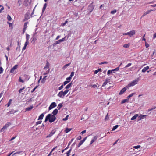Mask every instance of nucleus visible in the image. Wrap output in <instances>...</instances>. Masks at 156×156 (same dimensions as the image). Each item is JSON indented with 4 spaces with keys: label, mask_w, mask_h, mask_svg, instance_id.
<instances>
[{
    "label": "nucleus",
    "mask_w": 156,
    "mask_h": 156,
    "mask_svg": "<svg viewBox=\"0 0 156 156\" xmlns=\"http://www.w3.org/2000/svg\"><path fill=\"white\" fill-rule=\"evenodd\" d=\"M56 119L55 116L51 115V114H49L46 116L45 122H46L48 120H49L50 122L52 123Z\"/></svg>",
    "instance_id": "nucleus-1"
},
{
    "label": "nucleus",
    "mask_w": 156,
    "mask_h": 156,
    "mask_svg": "<svg viewBox=\"0 0 156 156\" xmlns=\"http://www.w3.org/2000/svg\"><path fill=\"white\" fill-rule=\"evenodd\" d=\"M11 124L10 122H7L6 123L4 126L1 128L0 132H1L4 133L5 131V130Z\"/></svg>",
    "instance_id": "nucleus-2"
},
{
    "label": "nucleus",
    "mask_w": 156,
    "mask_h": 156,
    "mask_svg": "<svg viewBox=\"0 0 156 156\" xmlns=\"http://www.w3.org/2000/svg\"><path fill=\"white\" fill-rule=\"evenodd\" d=\"M138 82V79H136L134 80H133V81L131 82L127 86L129 88V87L133 86L135 85V84H136Z\"/></svg>",
    "instance_id": "nucleus-3"
},
{
    "label": "nucleus",
    "mask_w": 156,
    "mask_h": 156,
    "mask_svg": "<svg viewBox=\"0 0 156 156\" xmlns=\"http://www.w3.org/2000/svg\"><path fill=\"white\" fill-rule=\"evenodd\" d=\"M135 34V30H131L130 32L123 34V35H128L130 37H132Z\"/></svg>",
    "instance_id": "nucleus-4"
},
{
    "label": "nucleus",
    "mask_w": 156,
    "mask_h": 156,
    "mask_svg": "<svg viewBox=\"0 0 156 156\" xmlns=\"http://www.w3.org/2000/svg\"><path fill=\"white\" fill-rule=\"evenodd\" d=\"M129 89V88L127 86H126L121 90L120 92L119 93V95L122 94L124 93L125 92L126 90L128 89Z\"/></svg>",
    "instance_id": "nucleus-5"
},
{
    "label": "nucleus",
    "mask_w": 156,
    "mask_h": 156,
    "mask_svg": "<svg viewBox=\"0 0 156 156\" xmlns=\"http://www.w3.org/2000/svg\"><path fill=\"white\" fill-rule=\"evenodd\" d=\"M56 132V130L55 129H53L50 133L47 136L46 138L50 137L54 135Z\"/></svg>",
    "instance_id": "nucleus-6"
},
{
    "label": "nucleus",
    "mask_w": 156,
    "mask_h": 156,
    "mask_svg": "<svg viewBox=\"0 0 156 156\" xmlns=\"http://www.w3.org/2000/svg\"><path fill=\"white\" fill-rule=\"evenodd\" d=\"M37 33L35 32L34 34H33V37L32 38V40L31 41V42H32L33 41L34 42V43L35 41H36L37 39Z\"/></svg>",
    "instance_id": "nucleus-7"
},
{
    "label": "nucleus",
    "mask_w": 156,
    "mask_h": 156,
    "mask_svg": "<svg viewBox=\"0 0 156 156\" xmlns=\"http://www.w3.org/2000/svg\"><path fill=\"white\" fill-rule=\"evenodd\" d=\"M110 79L108 78H106L105 79V81L103 83L102 86V87L105 86L110 81Z\"/></svg>",
    "instance_id": "nucleus-8"
},
{
    "label": "nucleus",
    "mask_w": 156,
    "mask_h": 156,
    "mask_svg": "<svg viewBox=\"0 0 156 156\" xmlns=\"http://www.w3.org/2000/svg\"><path fill=\"white\" fill-rule=\"evenodd\" d=\"M18 65H15L10 70V73H13L14 70L17 69Z\"/></svg>",
    "instance_id": "nucleus-9"
},
{
    "label": "nucleus",
    "mask_w": 156,
    "mask_h": 156,
    "mask_svg": "<svg viewBox=\"0 0 156 156\" xmlns=\"http://www.w3.org/2000/svg\"><path fill=\"white\" fill-rule=\"evenodd\" d=\"M94 8V6L92 5V4H91L88 6V9L91 12L93 10Z\"/></svg>",
    "instance_id": "nucleus-10"
},
{
    "label": "nucleus",
    "mask_w": 156,
    "mask_h": 156,
    "mask_svg": "<svg viewBox=\"0 0 156 156\" xmlns=\"http://www.w3.org/2000/svg\"><path fill=\"white\" fill-rule=\"evenodd\" d=\"M87 138V137H85L82 140H81L80 142L79 143V144H78V147H80L81 145H82L83 144V142L86 140Z\"/></svg>",
    "instance_id": "nucleus-11"
},
{
    "label": "nucleus",
    "mask_w": 156,
    "mask_h": 156,
    "mask_svg": "<svg viewBox=\"0 0 156 156\" xmlns=\"http://www.w3.org/2000/svg\"><path fill=\"white\" fill-rule=\"evenodd\" d=\"M98 138V136H94L93 139H92L90 143V144H91L93 142H94V141H95Z\"/></svg>",
    "instance_id": "nucleus-12"
},
{
    "label": "nucleus",
    "mask_w": 156,
    "mask_h": 156,
    "mask_svg": "<svg viewBox=\"0 0 156 156\" xmlns=\"http://www.w3.org/2000/svg\"><path fill=\"white\" fill-rule=\"evenodd\" d=\"M147 116L146 115H140L138 116V120H140L144 118L145 117Z\"/></svg>",
    "instance_id": "nucleus-13"
},
{
    "label": "nucleus",
    "mask_w": 156,
    "mask_h": 156,
    "mask_svg": "<svg viewBox=\"0 0 156 156\" xmlns=\"http://www.w3.org/2000/svg\"><path fill=\"white\" fill-rule=\"evenodd\" d=\"M66 37H65L63 38H62L61 39H60V40H58V41H57V43H56L57 44H59V43H60L64 41H65V38Z\"/></svg>",
    "instance_id": "nucleus-14"
},
{
    "label": "nucleus",
    "mask_w": 156,
    "mask_h": 156,
    "mask_svg": "<svg viewBox=\"0 0 156 156\" xmlns=\"http://www.w3.org/2000/svg\"><path fill=\"white\" fill-rule=\"evenodd\" d=\"M58 110L57 109H55L52 112V114H53V115L55 116L58 112Z\"/></svg>",
    "instance_id": "nucleus-15"
},
{
    "label": "nucleus",
    "mask_w": 156,
    "mask_h": 156,
    "mask_svg": "<svg viewBox=\"0 0 156 156\" xmlns=\"http://www.w3.org/2000/svg\"><path fill=\"white\" fill-rule=\"evenodd\" d=\"M49 66H50L49 63L48 62V61H47V63L46 64V65H45L44 67V69H47L48 68H49Z\"/></svg>",
    "instance_id": "nucleus-16"
},
{
    "label": "nucleus",
    "mask_w": 156,
    "mask_h": 156,
    "mask_svg": "<svg viewBox=\"0 0 156 156\" xmlns=\"http://www.w3.org/2000/svg\"><path fill=\"white\" fill-rule=\"evenodd\" d=\"M149 69V67L147 66L146 67H144L142 70V72L143 73L145 72L146 70H148Z\"/></svg>",
    "instance_id": "nucleus-17"
},
{
    "label": "nucleus",
    "mask_w": 156,
    "mask_h": 156,
    "mask_svg": "<svg viewBox=\"0 0 156 156\" xmlns=\"http://www.w3.org/2000/svg\"><path fill=\"white\" fill-rule=\"evenodd\" d=\"M56 106V105L55 102H52L49 107H55Z\"/></svg>",
    "instance_id": "nucleus-18"
},
{
    "label": "nucleus",
    "mask_w": 156,
    "mask_h": 156,
    "mask_svg": "<svg viewBox=\"0 0 156 156\" xmlns=\"http://www.w3.org/2000/svg\"><path fill=\"white\" fill-rule=\"evenodd\" d=\"M58 96L59 97H61L62 96H64L63 91H62L60 92L58 94Z\"/></svg>",
    "instance_id": "nucleus-19"
},
{
    "label": "nucleus",
    "mask_w": 156,
    "mask_h": 156,
    "mask_svg": "<svg viewBox=\"0 0 156 156\" xmlns=\"http://www.w3.org/2000/svg\"><path fill=\"white\" fill-rule=\"evenodd\" d=\"M139 115L138 114H136L131 118V120H133L135 119L137 117H138Z\"/></svg>",
    "instance_id": "nucleus-20"
},
{
    "label": "nucleus",
    "mask_w": 156,
    "mask_h": 156,
    "mask_svg": "<svg viewBox=\"0 0 156 156\" xmlns=\"http://www.w3.org/2000/svg\"><path fill=\"white\" fill-rule=\"evenodd\" d=\"M47 5L46 3H45L44 4V6L43 9H42V13H43L44 12V11L45 10L46 7V6H47Z\"/></svg>",
    "instance_id": "nucleus-21"
},
{
    "label": "nucleus",
    "mask_w": 156,
    "mask_h": 156,
    "mask_svg": "<svg viewBox=\"0 0 156 156\" xmlns=\"http://www.w3.org/2000/svg\"><path fill=\"white\" fill-rule=\"evenodd\" d=\"M72 85V83H69L68 84L66 87L65 88L66 89H69V88Z\"/></svg>",
    "instance_id": "nucleus-22"
},
{
    "label": "nucleus",
    "mask_w": 156,
    "mask_h": 156,
    "mask_svg": "<svg viewBox=\"0 0 156 156\" xmlns=\"http://www.w3.org/2000/svg\"><path fill=\"white\" fill-rule=\"evenodd\" d=\"M72 129L71 128H66L65 132L66 133H67L70 131Z\"/></svg>",
    "instance_id": "nucleus-23"
},
{
    "label": "nucleus",
    "mask_w": 156,
    "mask_h": 156,
    "mask_svg": "<svg viewBox=\"0 0 156 156\" xmlns=\"http://www.w3.org/2000/svg\"><path fill=\"white\" fill-rule=\"evenodd\" d=\"M44 116V114H42L39 116V118L38 119V120L42 119L43 118Z\"/></svg>",
    "instance_id": "nucleus-24"
},
{
    "label": "nucleus",
    "mask_w": 156,
    "mask_h": 156,
    "mask_svg": "<svg viewBox=\"0 0 156 156\" xmlns=\"http://www.w3.org/2000/svg\"><path fill=\"white\" fill-rule=\"evenodd\" d=\"M16 112V111H14L13 110H11V111H9V112H8V113H7V114H13Z\"/></svg>",
    "instance_id": "nucleus-25"
},
{
    "label": "nucleus",
    "mask_w": 156,
    "mask_h": 156,
    "mask_svg": "<svg viewBox=\"0 0 156 156\" xmlns=\"http://www.w3.org/2000/svg\"><path fill=\"white\" fill-rule=\"evenodd\" d=\"M72 150V149H71L69 150L66 153L67 156H69L70 154V153L71 152Z\"/></svg>",
    "instance_id": "nucleus-26"
},
{
    "label": "nucleus",
    "mask_w": 156,
    "mask_h": 156,
    "mask_svg": "<svg viewBox=\"0 0 156 156\" xmlns=\"http://www.w3.org/2000/svg\"><path fill=\"white\" fill-rule=\"evenodd\" d=\"M135 94V93H132L131 94H130V95H129V96H128V97H127L128 98L127 99H128V100H129V99L131 97H132L133 95H134V94Z\"/></svg>",
    "instance_id": "nucleus-27"
},
{
    "label": "nucleus",
    "mask_w": 156,
    "mask_h": 156,
    "mask_svg": "<svg viewBox=\"0 0 156 156\" xmlns=\"http://www.w3.org/2000/svg\"><path fill=\"white\" fill-rule=\"evenodd\" d=\"M128 101V100L127 99H124L121 101V103H123Z\"/></svg>",
    "instance_id": "nucleus-28"
},
{
    "label": "nucleus",
    "mask_w": 156,
    "mask_h": 156,
    "mask_svg": "<svg viewBox=\"0 0 156 156\" xmlns=\"http://www.w3.org/2000/svg\"><path fill=\"white\" fill-rule=\"evenodd\" d=\"M12 101V100L11 99H10L9 100V101L7 104L8 107H9L10 105L11 104V103Z\"/></svg>",
    "instance_id": "nucleus-29"
},
{
    "label": "nucleus",
    "mask_w": 156,
    "mask_h": 156,
    "mask_svg": "<svg viewBox=\"0 0 156 156\" xmlns=\"http://www.w3.org/2000/svg\"><path fill=\"white\" fill-rule=\"evenodd\" d=\"M118 127V125H116L114 126L112 129V130L114 131Z\"/></svg>",
    "instance_id": "nucleus-30"
},
{
    "label": "nucleus",
    "mask_w": 156,
    "mask_h": 156,
    "mask_svg": "<svg viewBox=\"0 0 156 156\" xmlns=\"http://www.w3.org/2000/svg\"><path fill=\"white\" fill-rule=\"evenodd\" d=\"M26 41H28V40L29 39V35L27 34H26Z\"/></svg>",
    "instance_id": "nucleus-31"
},
{
    "label": "nucleus",
    "mask_w": 156,
    "mask_h": 156,
    "mask_svg": "<svg viewBox=\"0 0 156 156\" xmlns=\"http://www.w3.org/2000/svg\"><path fill=\"white\" fill-rule=\"evenodd\" d=\"M70 63H69L66 64L64 66L63 68L64 69L66 68L67 67H68V66H69L70 65Z\"/></svg>",
    "instance_id": "nucleus-32"
},
{
    "label": "nucleus",
    "mask_w": 156,
    "mask_h": 156,
    "mask_svg": "<svg viewBox=\"0 0 156 156\" xmlns=\"http://www.w3.org/2000/svg\"><path fill=\"white\" fill-rule=\"evenodd\" d=\"M140 147L141 146L140 145H137L136 146H133V148L136 149L140 148Z\"/></svg>",
    "instance_id": "nucleus-33"
},
{
    "label": "nucleus",
    "mask_w": 156,
    "mask_h": 156,
    "mask_svg": "<svg viewBox=\"0 0 156 156\" xmlns=\"http://www.w3.org/2000/svg\"><path fill=\"white\" fill-rule=\"evenodd\" d=\"M7 19L8 21H10L12 19L11 16L9 15H7Z\"/></svg>",
    "instance_id": "nucleus-34"
},
{
    "label": "nucleus",
    "mask_w": 156,
    "mask_h": 156,
    "mask_svg": "<svg viewBox=\"0 0 156 156\" xmlns=\"http://www.w3.org/2000/svg\"><path fill=\"white\" fill-rule=\"evenodd\" d=\"M112 71H112V70H108L107 72L108 75H109L110 73H112Z\"/></svg>",
    "instance_id": "nucleus-35"
},
{
    "label": "nucleus",
    "mask_w": 156,
    "mask_h": 156,
    "mask_svg": "<svg viewBox=\"0 0 156 156\" xmlns=\"http://www.w3.org/2000/svg\"><path fill=\"white\" fill-rule=\"evenodd\" d=\"M69 90L67 89L66 90H65L64 92H63L64 96L65 95L68 93Z\"/></svg>",
    "instance_id": "nucleus-36"
},
{
    "label": "nucleus",
    "mask_w": 156,
    "mask_h": 156,
    "mask_svg": "<svg viewBox=\"0 0 156 156\" xmlns=\"http://www.w3.org/2000/svg\"><path fill=\"white\" fill-rule=\"evenodd\" d=\"M70 81V80L69 81H66L63 83V85H65L66 84L68 83Z\"/></svg>",
    "instance_id": "nucleus-37"
},
{
    "label": "nucleus",
    "mask_w": 156,
    "mask_h": 156,
    "mask_svg": "<svg viewBox=\"0 0 156 156\" xmlns=\"http://www.w3.org/2000/svg\"><path fill=\"white\" fill-rule=\"evenodd\" d=\"M108 114H107L106 116H105V121L108 120L109 119V117L108 116Z\"/></svg>",
    "instance_id": "nucleus-38"
},
{
    "label": "nucleus",
    "mask_w": 156,
    "mask_h": 156,
    "mask_svg": "<svg viewBox=\"0 0 156 156\" xmlns=\"http://www.w3.org/2000/svg\"><path fill=\"white\" fill-rule=\"evenodd\" d=\"M153 10H148L147 11H146V12H145V13H146V14L147 15V14H149L150 12H151V11H153Z\"/></svg>",
    "instance_id": "nucleus-39"
},
{
    "label": "nucleus",
    "mask_w": 156,
    "mask_h": 156,
    "mask_svg": "<svg viewBox=\"0 0 156 156\" xmlns=\"http://www.w3.org/2000/svg\"><path fill=\"white\" fill-rule=\"evenodd\" d=\"M108 63V62L105 61V62H101L100 63H99V64L100 65H102L104 64H107V63Z\"/></svg>",
    "instance_id": "nucleus-40"
},
{
    "label": "nucleus",
    "mask_w": 156,
    "mask_h": 156,
    "mask_svg": "<svg viewBox=\"0 0 156 156\" xmlns=\"http://www.w3.org/2000/svg\"><path fill=\"white\" fill-rule=\"evenodd\" d=\"M116 10H114L111 11V13L112 14H114L115 13H116Z\"/></svg>",
    "instance_id": "nucleus-41"
},
{
    "label": "nucleus",
    "mask_w": 156,
    "mask_h": 156,
    "mask_svg": "<svg viewBox=\"0 0 156 156\" xmlns=\"http://www.w3.org/2000/svg\"><path fill=\"white\" fill-rule=\"evenodd\" d=\"M68 23V21L67 20H66L65 21V22L64 23H62L61 24V25L62 26H64L65 25Z\"/></svg>",
    "instance_id": "nucleus-42"
},
{
    "label": "nucleus",
    "mask_w": 156,
    "mask_h": 156,
    "mask_svg": "<svg viewBox=\"0 0 156 156\" xmlns=\"http://www.w3.org/2000/svg\"><path fill=\"white\" fill-rule=\"evenodd\" d=\"M73 140H74V139L73 138L71 140V141L69 142L68 144V147H69V146L71 144V143L73 142Z\"/></svg>",
    "instance_id": "nucleus-43"
},
{
    "label": "nucleus",
    "mask_w": 156,
    "mask_h": 156,
    "mask_svg": "<svg viewBox=\"0 0 156 156\" xmlns=\"http://www.w3.org/2000/svg\"><path fill=\"white\" fill-rule=\"evenodd\" d=\"M39 85H38V86H37L34 89L31 91V92L32 93H33L35 90V89L38 87Z\"/></svg>",
    "instance_id": "nucleus-44"
},
{
    "label": "nucleus",
    "mask_w": 156,
    "mask_h": 156,
    "mask_svg": "<svg viewBox=\"0 0 156 156\" xmlns=\"http://www.w3.org/2000/svg\"><path fill=\"white\" fill-rule=\"evenodd\" d=\"M25 87H24L23 88L20 89L19 90V93H21L22 92V91L23 90H24L25 89Z\"/></svg>",
    "instance_id": "nucleus-45"
},
{
    "label": "nucleus",
    "mask_w": 156,
    "mask_h": 156,
    "mask_svg": "<svg viewBox=\"0 0 156 156\" xmlns=\"http://www.w3.org/2000/svg\"><path fill=\"white\" fill-rule=\"evenodd\" d=\"M50 70V69H49L46 72H45L43 73V75H45L48 73L49 72Z\"/></svg>",
    "instance_id": "nucleus-46"
},
{
    "label": "nucleus",
    "mask_w": 156,
    "mask_h": 156,
    "mask_svg": "<svg viewBox=\"0 0 156 156\" xmlns=\"http://www.w3.org/2000/svg\"><path fill=\"white\" fill-rule=\"evenodd\" d=\"M18 3L19 6H20L22 3V2L21 0H18Z\"/></svg>",
    "instance_id": "nucleus-47"
},
{
    "label": "nucleus",
    "mask_w": 156,
    "mask_h": 156,
    "mask_svg": "<svg viewBox=\"0 0 156 156\" xmlns=\"http://www.w3.org/2000/svg\"><path fill=\"white\" fill-rule=\"evenodd\" d=\"M28 22H26L25 23H24V28H25L26 29V28H27V24H28Z\"/></svg>",
    "instance_id": "nucleus-48"
},
{
    "label": "nucleus",
    "mask_w": 156,
    "mask_h": 156,
    "mask_svg": "<svg viewBox=\"0 0 156 156\" xmlns=\"http://www.w3.org/2000/svg\"><path fill=\"white\" fill-rule=\"evenodd\" d=\"M123 47L124 48H128L129 47V45L128 44H126L123 45Z\"/></svg>",
    "instance_id": "nucleus-49"
},
{
    "label": "nucleus",
    "mask_w": 156,
    "mask_h": 156,
    "mask_svg": "<svg viewBox=\"0 0 156 156\" xmlns=\"http://www.w3.org/2000/svg\"><path fill=\"white\" fill-rule=\"evenodd\" d=\"M33 108H26L25 109V111H30Z\"/></svg>",
    "instance_id": "nucleus-50"
},
{
    "label": "nucleus",
    "mask_w": 156,
    "mask_h": 156,
    "mask_svg": "<svg viewBox=\"0 0 156 156\" xmlns=\"http://www.w3.org/2000/svg\"><path fill=\"white\" fill-rule=\"evenodd\" d=\"M3 71V68L2 67H0V74H1L2 73Z\"/></svg>",
    "instance_id": "nucleus-51"
},
{
    "label": "nucleus",
    "mask_w": 156,
    "mask_h": 156,
    "mask_svg": "<svg viewBox=\"0 0 156 156\" xmlns=\"http://www.w3.org/2000/svg\"><path fill=\"white\" fill-rule=\"evenodd\" d=\"M68 116H69V115H67L65 118H64L63 119V120L66 121V120H67L68 119Z\"/></svg>",
    "instance_id": "nucleus-52"
},
{
    "label": "nucleus",
    "mask_w": 156,
    "mask_h": 156,
    "mask_svg": "<svg viewBox=\"0 0 156 156\" xmlns=\"http://www.w3.org/2000/svg\"><path fill=\"white\" fill-rule=\"evenodd\" d=\"M145 46L146 48H148V47L149 46V45L146 42L145 43Z\"/></svg>",
    "instance_id": "nucleus-53"
},
{
    "label": "nucleus",
    "mask_w": 156,
    "mask_h": 156,
    "mask_svg": "<svg viewBox=\"0 0 156 156\" xmlns=\"http://www.w3.org/2000/svg\"><path fill=\"white\" fill-rule=\"evenodd\" d=\"M131 63H129L125 67L126 68L130 66H131Z\"/></svg>",
    "instance_id": "nucleus-54"
},
{
    "label": "nucleus",
    "mask_w": 156,
    "mask_h": 156,
    "mask_svg": "<svg viewBox=\"0 0 156 156\" xmlns=\"http://www.w3.org/2000/svg\"><path fill=\"white\" fill-rule=\"evenodd\" d=\"M63 106L62 103H60L58 106L57 107H62Z\"/></svg>",
    "instance_id": "nucleus-55"
},
{
    "label": "nucleus",
    "mask_w": 156,
    "mask_h": 156,
    "mask_svg": "<svg viewBox=\"0 0 156 156\" xmlns=\"http://www.w3.org/2000/svg\"><path fill=\"white\" fill-rule=\"evenodd\" d=\"M41 122H42L41 121H37V122L36 123V125H37L39 124H40L41 123Z\"/></svg>",
    "instance_id": "nucleus-56"
},
{
    "label": "nucleus",
    "mask_w": 156,
    "mask_h": 156,
    "mask_svg": "<svg viewBox=\"0 0 156 156\" xmlns=\"http://www.w3.org/2000/svg\"><path fill=\"white\" fill-rule=\"evenodd\" d=\"M86 132V130H83L80 133V134H83L85 133Z\"/></svg>",
    "instance_id": "nucleus-57"
},
{
    "label": "nucleus",
    "mask_w": 156,
    "mask_h": 156,
    "mask_svg": "<svg viewBox=\"0 0 156 156\" xmlns=\"http://www.w3.org/2000/svg\"><path fill=\"white\" fill-rule=\"evenodd\" d=\"M63 85H62L60 87H59L58 90H60L62 89L63 88Z\"/></svg>",
    "instance_id": "nucleus-58"
},
{
    "label": "nucleus",
    "mask_w": 156,
    "mask_h": 156,
    "mask_svg": "<svg viewBox=\"0 0 156 156\" xmlns=\"http://www.w3.org/2000/svg\"><path fill=\"white\" fill-rule=\"evenodd\" d=\"M81 138H82V137H81V136H79L77 137V140H80L81 139Z\"/></svg>",
    "instance_id": "nucleus-59"
},
{
    "label": "nucleus",
    "mask_w": 156,
    "mask_h": 156,
    "mask_svg": "<svg viewBox=\"0 0 156 156\" xmlns=\"http://www.w3.org/2000/svg\"><path fill=\"white\" fill-rule=\"evenodd\" d=\"M29 44V41H26V42L25 43L24 45L25 46H27Z\"/></svg>",
    "instance_id": "nucleus-60"
},
{
    "label": "nucleus",
    "mask_w": 156,
    "mask_h": 156,
    "mask_svg": "<svg viewBox=\"0 0 156 156\" xmlns=\"http://www.w3.org/2000/svg\"><path fill=\"white\" fill-rule=\"evenodd\" d=\"M19 81V82L23 83L24 82V81L23 80L21 79V77H20Z\"/></svg>",
    "instance_id": "nucleus-61"
},
{
    "label": "nucleus",
    "mask_w": 156,
    "mask_h": 156,
    "mask_svg": "<svg viewBox=\"0 0 156 156\" xmlns=\"http://www.w3.org/2000/svg\"><path fill=\"white\" fill-rule=\"evenodd\" d=\"M1 7H2V8H1V9L0 10V13H2V11L4 9V8L2 6Z\"/></svg>",
    "instance_id": "nucleus-62"
},
{
    "label": "nucleus",
    "mask_w": 156,
    "mask_h": 156,
    "mask_svg": "<svg viewBox=\"0 0 156 156\" xmlns=\"http://www.w3.org/2000/svg\"><path fill=\"white\" fill-rule=\"evenodd\" d=\"M74 72H72L71 73L70 76L72 77L74 75Z\"/></svg>",
    "instance_id": "nucleus-63"
},
{
    "label": "nucleus",
    "mask_w": 156,
    "mask_h": 156,
    "mask_svg": "<svg viewBox=\"0 0 156 156\" xmlns=\"http://www.w3.org/2000/svg\"><path fill=\"white\" fill-rule=\"evenodd\" d=\"M71 78L72 77H71V76H69L66 79V80H67V81H69Z\"/></svg>",
    "instance_id": "nucleus-64"
}]
</instances>
